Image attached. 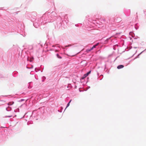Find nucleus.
<instances>
[{
    "label": "nucleus",
    "instance_id": "obj_4",
    "mask_svg": "<svg viewBox=\"0 0 146 146\" xmlns=\"http://www.w3.org/2000/svg\"><path fill=\"white\" fill-rule=\"evenodd\" d=\"M56 56L57 57L61 59L62 58V57L60 56L58 54H57Z\"/></svg>",
    "mask_w": 146,
    "mask_h": 146
},
{
    "label": "nucleus",
    "instance_id": "obj_5",
    "mask_svg": "<svg viewBox=\"0 0 146 146\" xmlns=\"http://www.w3.org/2000/svg\"><path fill=\"white\" fill-rule=\"evenodd\" d=\"M99 44V43H97L96 44L94 45L93 46V48H95L97 46H98V44Z\"/></svg>",
    "mask_w": 146,
    "mask_h": 146
},
{
    "label": "nucleus",
    "instance_id": "obj_3",
    "mask_svg": "<svg viewBox=\"0 0 146 146\" xmlns=\"http://www.w3.org/2000/svg\"><path fill=\"white\" fill-rule=\"evenodd\" d=\"M14 102H9L8 104L9 105H11L13 104H14Z\"/></svg>",
    "mask_w": 146,
    "mask_h": 146
},
{
    "label": "nucleus",
    "instance_id": "obj_10",
    "mask_svg": "<svg viewBox=\"0 0 146 146\" xmlns=\"http://www.w3.org/2000/svg\"><path fill=\"white\" fill-rule=\"evenodd\" d=\"M117 19H116V21L117 22H119V21H117Z\"/></svg>",
    "mask_w": 146,
    "mask_h": 146
},
{
    "label": "nucleus",
    "instance_id": "obj_8",
    "mask_svg": "<svg viewBox=\"0 0 146 146\" xmlns=\"http://www.w3.org/2000/svg\"><path fill=\"white\" fill-rule=\"evenodd\" d=\"M90 51V49H88L87 50V52H89Z\"/></svg>",
    "mask_w": 146,
    "mask_h": 146
},
{
    "label": "nucleus",
    "instance_id": "obj_12",
    "mask_svg": "<svg viewBox=\"0 0 146 146\" xmlns=\"http://www.w3.org/2000/svg\"><path fill=\"white\" fill-rule=\"evenodd\" d=\"M71 101H72V100H70V102H70H70H71Z\"/></svg>",
    "mask_w": 146,
    "mask_h": 146
},
{
    "label": "nucleus",
    "instance_id": "obj_6",
    "mask_svg": "<svg viewBox=\"0 0 146 146\" xmlns=\"http://www.w3.org/2000/svg\"><path fill=\"white\" fill-rule=\"evenodd\" d=\"M69 105H70V102H69L67 104V106H66V108H67V107H68V106H69Z\"/></svg>",
    "mask_w": 146,
    "mask_h": 146
},
{
    "label": "nucleus",
    "instance_id": "obj_7",
    "mask_svg": "<svg viewBox=\"0 0 146 146\" xmlns=\"http://www.w3.org/2000/svg\"><path fill=\"white\" fill-rule=\"evenodd\" d=\"M94 48L92 47V48H91L90 49V51H91Z\"/></svg>",
    "mask_w": 146,
    "mask_h": 146
},
{
    "label": "nucleus",
    "instance_id": "obj_9",
    "mask_svg": "<svg viewBox=\"0 0 146 146\" xmlns=\"http://www.w3.org/2000/svg\"><path fill=\"white\" fill-rule=\"evenodd\" d=\"M33 58H31V60L30 61H32L33 60Z\"/></svg>",
    "mask_w": 146,
    "mask_h": 146
},
{
    "label": "nucleus",
    "instance_id": "obj_1",
    "mask_svg": "<svg viewBox=\"0 0 146 146\" xmlns=\"http://www.w3.org/2000/svg\"><path fill=\"white\" fill-rule=\"evenodd\" d=\"M123 67H124V66L123 65H119L117 67V68L118 69H120L121 68H123Z\"/></svg>",
    "mask_w": 146,
    "mask_h": 146
},
{
    "label": "nucleus",
    "instance_id": "obj_13",
    "mask_svg": "<svg viewBox=\"0 0 146 146\" xmlns=\"http://www.w3.org/2000/svg\"><path fill=\"white\" fill-rule=\"evenodd\" d=\"M71 101H72V100H70V102H70H70H71Z\"/></svg>",
    "mask_w": 146,
    "mask_h": 146
},
{
    "label": "nucleus",
    "instance_id": "obj_2",
    "mask_svg": "<svg viewBox=\"0 0 146 146\" xmlns=\"http://www.w3.org/2000/svg\"><path fill=\"white\" fill-rule=\"evenodd\" d=\"M91 72V71H90L89 72H88L87 73L85 74L84 75V76L85 77H86Z\"/></svg>",
    "mask_w": 146,
    "mask_h": 146
},
{
    "label": "nucleus",
    "instance_id": "obj_11",
    "mask_svg": "<svg viewBox=\"0 0 146 146\" xmlns=\"http://www.w3.org/2000/svg\"><path fill=\"white\" fill-rule=\"evenodd\" d=\"M55 52H58V50H55Z\"/></svg>",
    "mask_w": 146,
    "mask_h": 146
}]
</instances>
